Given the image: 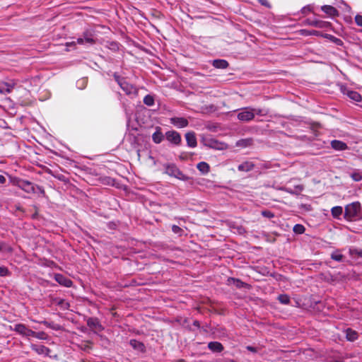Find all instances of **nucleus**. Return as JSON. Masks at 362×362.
I'll return each instance as SVG.
<instances>
[{
  "mask_svg": "<svg viewBox=\"0 0 362 362\" xmlns=\"http://www.w3.org/2000/svg\"><path fill=\"white\" fill-rule=\"evenodd\" d=\"M361 204L356 202L348 204L345 207L344 218L346 220L351 221L360 216Z\"/></svg>",
  "mask_w": 362,
  "mask_h": 362,
  "instance_id": "obj_1",
  "label": "nucleus"
},
{
  "mask_svg": "<svg viewBox=\"0 0 362 362\" xmlns=\"http://www.w3.org/2000/svg\"><path fill=\"white\" fill-rule=\"evenodd\" d=\"M115 78L116 81L118 83V84L119 85V86L121 87V88L127 95H136L137 94V90L134 86H132V84H129L123 78H120L117 75H115Z\"/></svg>",
  "mask_w": 362,
  "mask_h": 362,
  "instance_id": "obj_2",
  "label": "nucleus"
},
{
  "mask_svg": "<svg viewBox=\"0 0 362 362\" xmlns=\"http://www.w3.org/2000/svg\"><path fill=\"white\" fill-rule=\"evenodd\" d=\"M14 329L18 333H19L22 335H24V336L35 337L37 338L42 339V337H40V334L32 331L31 329H28L27 327H25L24 325H22V324L16 325Z\"/></svg>",
  "mask_w": 362,
  "mask_h": 362,
  "instance_id": "obj_3",
  "label": "nucleus"
},
{
  "mask_svg": "<svg viewBox=\"0 0 362 362\" xmlns=\"http://www.w3.org/2000/svg\"><path fill=\"white\" fill-rule=\"evenodd\" d=\"M238 119L243 122H249L254 119V112L251 107H245L238 114Z\"/></svg>",
  "mask_w": 362,
  "mask_h": 362,
  "instance_id": "obj_4",
  "label": "nucleus"
},
{
  "mask_svg": "<svg viewBox=\"0 0 362 362\" xmlns=\"http://www.w3.org/2000/svg\"><path fill=\"white\" fill-rule=\"evenodd\" d=\"M305 25L314 26L318 28H327L330 26V23L320 20H305Z\"/></svg>",
  "mask_w": 362,
  "mask_h": 362,
  "instance_id": "obj_5",
  "label": "nucleus"
},
{
  "mask_svg": "<svg viewBox=\"0 0 362 362\" xmlns=\"http://www.w3.org/2000/svg\"><path fill=\"white\" fill-rule=\"evenodd\" d=\"M321 10L330 18H334L339 15L338 10L332 6L324 5L321 6Z\"/></svg>",
  "mask_w": 362,
  "mask_h": 362,
  "instance_id": "obj_6",
  "label": "nucleus"
},
{
  "mask_svg": "<svg viewBox=\"0 0 362 362\" xmlns=\"http://www.w3.org/2000/svg\"><path fill=\"white\" fill-rule=\"evenodd\" d=\"M165 136L168 141L176 145L181 142V136L180 134L175 131H168L166 132Z\"/></svg>",
  "mask_w": 362,
  "mask_h": 362,
  "instance_id": "obj_7",
  "label": "nucleus"
},
{
  "mask_svg": "<svg viewBox=\"0 0 362 362\" xmlns=\"http://www.w3.org/2000/svg\"><path fill=\"white\" fill-rule=\"evenodd\" d=\"M54 279L57 282H58L60 285L64 286L65 287H71L72 286V281L69 278L64 276L62 274H56L54 276Z\"/></svg>",
  "mask_w": 362,
  "mask_h": 362,
  "instance_id": "obj_8",
  "label": "nucleus"
},
{
  "mask_svg": "<svg viewBox=\"0 0 362 362\" xmlns=\"http://www.w3.org/2000/svg\"><path fill=\"white\" fill-rule=\"evenodd\" d=\"M170 123L177 128H183L188 125V121L184 117H172L170 118Z\"/></svg>",
  "mask_w": 362,
  "mask_h": 362,
  "instance_id": "obj_9",
  "label": "nucleus"
},
{
  "mask_svg": "<svg viewBox=\"0 0 362 362\" xmlns=\"http://www.w3.org/2000/svg\"><path fill=\"white\" fill-rule=\"evenodd\" d=\"M14 87V83L0 81V94L10 93Z\"/></svg>",
  "mask_w": 362,
  "mask_h": 362,
  "instance_id": "obj_10",
  "label": "nucleus"
},
{
  "mask_svg": "<svg viewBox=\"0 0 362 362\" xmlns=\"http://www.w3.org/2000/svg\"><path fill=\"white\" fill-rule=\"evenodd\" d=\"M165 173L175 177H179L180 175H182L181 172L179 169L173 164L168 165L165 168Z\"/></svg>",
  "mask_w": 362,
  "mask_h": 362,
  "instance_id": "obj_11",
  "label": "nucleus"
},
{
  "mask_svg": "<svg viewBox=\"0 0 362 362\" xmlns=\"http://www.w3.org/2000/svg\"><path fill=\"white\" fill-rule=\"evenodd\" d=\"M185 139L187 143V145L191 148H194L197 146V138L194 132H187L185 134Z\"/></svg>",
  "mask_w": 362,
  "mask_h": 362,
  "instance_id": "obj_12",
  "label": "nucleus"
},
{
  "mask_svg": "<svg viewBox=\"0 0 362 362\" xmlns=\"http://www.w3.org/2000/svg\"><path fill=\"white\" fill-rule=\"evenodd\" d=\"M95 42L93 36L91 34L85 33L82 37H79L77 39V43L83 45V44H93Z\"/></svg>",
  "mask_w": 362,
  "mask_h": 362,
  "instance_id": "obj_13",
  "label": "nucleus"
},
{
  "mask_svg": "<svg viewBox=\"0 0 362 362\" xmlns=\"http://www.w3.org/2000/svg\"><path fill=\"white\" fill-rule=\"evenodd\" d=\"M331 146L337 151H343L348 148L346 144L341 141L333 140L331 141Z\"/></svg>",
  "mask_w": 362,
  "mask_h": 362,
  "instance_id": "obj_14",
  "label": "nucleus"
},
{
  "mask_svg": "<svg viewBox=\"0 0 362 362\" xmlns=\"http://www.w3.org/2000/svg\"><path fill=\"white\" fill-rule=\"evenodd\" d=\"M344 93L351 100L356 102H360L362 99L361 95L358 92L354 90H346Z\"/></svg>",
  "mask_w": 362,
  "mask_h": 362,
  "instance_id": "obj_15",
  "label": "nucleus"
},
{
  "mask_svg": "<svg viewBox=\"0 0 362 362\" xmlns=\"http://www.w3.org/2000/svg\"><path fill=\"white\" fill-rule=\"evenodd\" d=\"M152 139L155 144H160L163 140V134L160 127H156V132L152 135Z\"/></svg>",
  "mask_w": 362,
  "mask_h": 362,
  "instance_id": "obj_16",
  "label": "nucleus"
},
{
  "mask_svg": "<svg viewBox=\"0 0 362 362\" xmlns=\"http://www.w3.org/2000/svg\"><path fill=\"white\" fill-rule=\"evenodd\" d=\"M88 325L94 329L95 331H100L102 329V326L99 323V321L95 318H90L87 322Z\"/></svg>",
  "mask_w": 362,
  "mask_h": 362,
  "instance_id": "obj_17",
  "label": "nucleus"
},
{
  "mask_svg": "<svg viewBox=\"0 0 362 362\" xmlns=\"http://www.w3.org/2000/svg\"><path fill=\"white\" fill-rule=\"evenodd\" d=\"M208 347L210 350L214 352H221L223 349L222 344L218 341L209 343Z\"/></svg>",
  "mask_w": 362,
  "mask_h": 362,
  "instance_id": "obj_18",
  "label": "nucleus"
},
{
  "mask_svg": "<svg viewBox=\"0 0 362 362\" xmlns=\"http://www.w3.org/2000/svg\"><path fill=\"white\" fill-rule=\"evenodd\" d=\"M212 64L217 69H226L228 66V63L224 59H215L213 61Z\"/></svg>",
  "mask_w": 362,
  "mask_h": 362,
  "instance_id": "obj_19",
  "label": "nucleus"
},
{
  "mask_svg": "<svg viewBox=\"0 0 362 362\" xmlns=\"http://www.w3.org/2000/svg\"><path fill=\"white\" fill-rule=\"evenodd\" d=\"M197 169L203 174H206L209 172V165L206 162H200L197 165Z\"/></svg>",
  "mask_w": 362,
  "mask_h": 362,
  "instance_id": "obj_20",
  "label": "nucleus"
},
{
  "mask_svg": "<svg viewBox=\"0 0 362 362\" xmlns=\"http://www.w3.org/2000/svg\"><path fill=\"white\" fill-rule=\"evenodd\" d=\"M300 34L304 36H309V35H316L320 36L322 35L321 33L315 30H307V29H302L299 31Z\"/></svg>",
  "mask_w": 362,
  "mask_h": 362,
  "instance_id": "obj_21",
  "label": "nucleus"
},
{
  "mask_svg": "<svg viewBox=\"0 0 362 362\" xmlns=\"http://www.w3.org/2000/svg\"><path fill=\"white\" fill-rule=\"evenodd\" d=\"M342 213L343 209L339 206H334L331 209V214L335 218H339V217L342 215Z\"/></svg>",
  "mask_w": 362,
  "mask_h": 362,
  "instance_id": "obj_22",
  "label": "nucleus"
},
{
  "mask_svg": "<svg viewBox=\"0 0 362 362\" xmlns=\"http://www.w3.org/2000/svg\"><path fill=\"white\" fill-rule=\"evenodd\" d=\"M254 165L250 162H245L239 165L238 170L240 171H250L253 169Z\"/></svg>",
  "mask_w": 362,
  "mask_h": 362,
  "instance_id": "obj_23",
  "label": "nucleus"
},
{
  "mask_svg": "<svg viewBox=\"0 0 362 362\" xmlns=\"http://www.w3.org/2000/svg\"><path fill=\"white\" fill-rule=\"evenodd\" d=\"M346 333V339L349 341H353L358 338V334L354 330H352L351 329H347Z\"/></svg>",
  "mask_w": 362,
  "mask_h": 362,
  "instance_id": "obj_24",
  "label": "nucleus"
},
{
  "mask_svg": "<svg viewBox=\"0 0 362 362\" xmlns=\"http://www.w3.org/2000/svg\"><path fill=\"white\" fill-rule=\"evenodd\" d=\"M19 186L25 192H30L33 190V185L29 182L23 181L19 183Z\"/></svg>",
  "mask_w": 362,
  "mask_h": 362,
  "instance_id": "obj_25",
  "label": "nucleus"
},
{
  "mask_svg": "<svg viewBox=\"0 0 362 362\" xmlns=\"http://www.w3.org/2000/svg\"><path fill=\"white\" fill-rule=\"evenodd\" d=\"M210 146L218 150H223L227 147L226 144L218 142L217 141H211Z\"/></svg>",
  "mask_w": 362,
  "mask_h": 362,
  "instance_id": "obj_26",
  "label": "nucleus"
},
{
  "mask_svg": "<svg viewBox=\"0 0 362 362\" xmlns=\"http://www.w3.org/2000/svg\"><path fill=\"white\" fill-rule=\"evenodd\" d=\"M130 344L132 345V346H133L136 349H138L141 351L144 350V345L142 343H141L136 340H134V339L131 340Z\"/></svg>",
  "mask_w": 362,
  "mask_h": 362,
  "instance_id": "obj_27",
  "label": "nucleus"
},
{
  "mask_svg": "<svg viewBox=\"0 0 362 362\" xmlns=\"http://www.w3.org/2000/svg\"><path fill=\"white\" fill-rule=\"evenodd\" d=\"M351 177L356 182L362 180V173L359 171H354L350 174Z\"/></svg>",
  "mask_w": 362,
  "mask_h": 362,
  "instance_id": "obj_28",
  "label": "nucleus"
},
{
  "mask_svg": "<svg viewBox=\"0 0 362 362\" xmlns=\"http://www.w3.org/2000/svg\"><path fill=\"white\" fill-rule=\"evenodd\" d=\"M144 103L148 106H152L154 104V98L151 95H147L144 98Z\"/></svg>",
  "mask_w": 362,
  "mask_h": 362,
  "instance_id": "obj_29",
  "label": "nucleus"
},
{
  "mask_svg": "<svg viewBox=\"0 0 362 362\" xmlns=\"http://www.w3.org/2000/svg\"><path fill=\"white\" fill-rule=\"evenodd\" d=\"M278 299L282 304L285 305L288 304L290 302V298L286 294L279 295Z\"/></svg>",
  "mask_w": 362,
  "mask_h": 362,
  "instance_id": "obj_30",
  "label": "nucleus"
},
{
  "mask_svg": "<svg viewBox=\"0 0 362 362\" xmlns=\"http://www.w3.org/2000/svg\"><path fill=\"white\" fill-rule=\"evenodd\" d=\"M293 231L297 234H302L305 232V227L300 224H296L293 227Z\"/></svg>",
  "mask_w": 362,
  "mask_h": 362,
  "instance_id": "obj_31",
  "label": "nucleus"
},
{
  "mask_svg": "<svg viewBox=\"0 0 362 362\" xmlns=\"http://www.w3.org/2000/svg\"><path fill=\"white\" fill-rule=\"evenodd\" d=\"M10 274V272L7 267L0 266V276H6Z\"/></svg>",
  "mask_w": 362,
  "mask_h": 362,
  "instance_id": "obj_32",
  "label": "nucleus"
},
{
  "mask_svg": "<svg viewBox=\"0 0 362 362\" xmlns=\"http://www.w3.org/2000/svg\"><path fill=\"white\" fill-rule=\"evenodd\" d=\"M331 257H332V259H333L336 261H338V262H340L342 259V255L340 253H339L338 252H333L331 255Z\"/></svg>",
  "mask_w": 362,
  "mask_h": 362,
  "instance_id": "obj_33",
  "label": "nucleus"
},
{
  "mask_svg": "<svg viewBox=\"0 0 362 362\" xmlns=\"http://www.w3.org/2000/svg\"><path fill=\"white\" fill-rule=\"evenodd\" d=\"M262 215L264 217H266V218H273L274 216V214L272 211H268V210L262 211Z\"/></svg>",
  "mask_w": 362,
  "mask_h": 362,
  "instance_id": "obj_34",
  "label": "nucleus"
},
{
  "mask_svg": "<svg viewBox=\"0 0 362 362\" xmlns=\"http://www.w3.org/2000/svg\"><path fill=\"white\" fill-rule=\"evenodd\" d=\"M252 110L254 112V116L255 114L258 115H265L267 113V112L262 109L252 108Z\"/></svg>",
  "mask_w": 362,
  "mask_h": 362,
  "instance_id": "obj_35",
  "label": "nucleus"
},
{
  "mask_svg": "<svg viewBox=\"0 0 362 362\" xmlns=\"http://www.w3.org/2000/svg\"><path fill=\"white\" fill-rule=\"evenodd\" d=\"M228 282L229 284H230L231 282L235 284L237 287H241L243 285V283L242 281L235 279H229Z\"/></svg>",
  "mask_w": 362,
  "mask_h": 362,
  "instance_id": "obj_36",
  "label": "nucleus"
},
{
  "mask_svg": "<svg viewBox=\"0 0 362 362\" xmlns=\"http://www.w3.org/2000/svg\"><path fill=\"white\" fill-rule=\"evenodd\" d=\"M312 7L310 6H306L301 10V13L304 15H307L308 13L312 12Z\"/></svg>",
  "mask_w": 362,
  "mask_h": 362,
  "instance_id": "obj_37",
  "label": "nucleus"
},
{
  "mask_svg": "<svg viewBox=\"0 0 362 362\" xmlns=\"http://www.w3.org/2000/svg\"><path fill=\"white\" fill-rule=\"evenodd\" d=\"M355 22L358 25L362 26V16L356 15L355 17Z\"/></svg>",
  "mask_w": 362,
  "mask_h": 362,
  "instance_id": "obj_38",
  "label": "nucleus"
},
{
  "mask_svg": "<svg viewBox=\"0 0 362 362\" xmlns=\"http://www.w3.org/2000/svg\"><path fill=\"white\" fill-rule=\"evenodd\" d=\"M32 346H33V349L34 350H35L39 354L43 353V351H44V347L42 346L39 347V349L37 348V345H32Z\"/></svg>",
  "mask_w": 362,
  "mask_h": 362,
  "instance_id": "obj_39",
  "label": "nucleus"
},
{
  "mask_svg": "<svg viewBox=\"0 0 362 362\" xmlns=\"http://www.w3.org/2000/svg\"><path fill=\"white\" fill-rule=\"evenodd\" d=\"M172 230L175 233H179L180 231H182V229L175 225L173 226Z\"/></svg>",
  "mask_w": 362,
  "mask_h": 362,
  "instance_id": "obj_40",
  "label": "nucleus"
},
{
  "mask_svg": "<svg viewBox=\"0 0 362 362\" xmlns=\"http://www.w3.org/2000/svg\"><path fill=\"white\" fill-rule=\"evenodd\" d=\"M259 3L266 7H270V4L267 0H258Z\"/></svg>",
  "mask_w": 362,
  "mask_h": 362,
  "instance_id": "obj_41",
  "label": "nucleus"
},
{
  "mask_svg": "<svg viewBox=\"0 0 362 362\" xmlns=\"http://www.w3.org/2000/svg\"><path fill=\"white\" fill-rule=\"evenodd\" d=\"M249 142H250V141H248V140L247 141H240L237 143V145L240 146V145H243V144H244V145L246 146L247 144Z\"/></svg>",
  "mask_w": 362,
  "mask_h": 362,
  "instance_id": "obj_42",
  "label": "nucleus"
},
{
  "mask_svg": "<svg viewBox=\"0 0 362 362\" xmlns=\"http://www.w3.org/2000/svg\"><path fill=\"white\" fill-rule=\"evenodd\" d=\"M6 177L5 176H4L3 175H0V183L1 184H4L6 182Z\"/></svg>",
  "mask_w": 362,
  "mask_h": 362,
  "instance_id": "obj_43",
  "label": "nucleus"
},
{
  "mask_svg": "<svg viewBox=\"0 0 362 362\" xmlns=\"http://www.w3.org/2000/svg\"><path fill=\"white\" fill-rule=\"evenodd\" d=\"M247 349L252 352H256V349L253 346H247Z\"/></svg>",
  "mask_w": 362,
  "mask_h": 362,
  "instance_id": "obj_44",
  "label": "nucleus"
},
{
  "mask_svg": "<svg viewBox=\"0 0 362 362\" xmlns=\"http://www.w3.org/2000/svg\"><path fill=\"white\" fill-rule=\"evenodd\" d=\"M86 83V80L85 79H81L80 81H78V84L79 83Z\"/></svg>",
  "mask_w": 362,
  "mask_h": 362,
  "instance_id": "obj_45",
  "label": "nucleus"
},
{
  "mask_svg": "<svg viewBox=\"0 0 362 362\" xmlns=\"http://www.w3.org/2000/svg\"><path fill=\"white\" fill-rule=\"evenodd\" d=\"M1 249H2V244L0 243V251L1 250Z\"/></svg>",
  "mask_w": 362,
  "mask_h": 362,
  "instance_id": "obj_46",
  "label": "nucleus"
},
{
  "mask_svg": "<svg viewBox=\"0 0 362 362\" xmlns=\"http://www.w3.org/2000/svg\"><path fill=\"white\" fill-rule=\"evenodd\" d=\"M177 362H184V361L183 360H180Z\"/></svg>",
  "mask_w": 362,
  "mask_h": 362,
  "instance_id": "obj_47",
  "label": "nucleus"
},
{
  "mask_svg": "<svg viewBox=\"0 0 362 362\" xmlns=\"http://www.w3.org/2000/svg\"><path fill=\"white\" fill-rule=\"evenodd\" d=\"M48 351H49V350L47 349H46L47 355H48Z\"/></svg>",
  "mask_w": 362,
  "mask_h": 362,
  "instance_id": "obj_48",
  "label": "nucleus"
}]
</instances>
